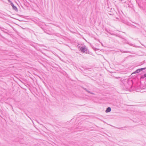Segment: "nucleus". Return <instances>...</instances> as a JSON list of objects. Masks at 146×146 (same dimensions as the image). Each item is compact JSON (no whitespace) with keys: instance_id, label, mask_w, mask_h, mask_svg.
Instances as JSON below:
<instances>
[{"instance_id":"1","label":"nucleus","mask_w":146,"mask_h":146,"mask_svg":"<svg viewBox=\"0 0 146 146\" xmlns=\"http://www.w3.org/2000/svg\"><path fill=\"white\" fill-rule=\"evenodd\" d=\"M81 51L84 53H87V49L86 48V46H84L81 47L80 46L79 48Z\"/></svg>"},{"instance_id":"2","label":"nucleus","mask_w":146,"mask_h":146,"mask_svg":"<svg viewBox=\"0 0 146 146\" xmlns=\"http://www.w3.org/2000/svg\"><path fill=\"white\" fill-rule=\"evenodd\" d=\"M146 69V68H143L139 69H138L133 72V74H136L139 72L141 71H142L143 70H145Z\"/></svg>"},{"instance_id":"3","label":"nucleus","mask_w":146,"mask_h":146,"mask_svg":"<svg viewBox=\"0 0 146 146\" xmlns=\"http://www.w3.org/2000/svg\"><path fill=\"white\" fill-rule=\"evenodd\" d=\"M11 4L13 7V9L16 11H17V8L16 7V6L14 5L13 4L12 2L11 3Z\"/></svg>"},{"instance_id":"4","label":"nucleus","mask_w":146,"mask_h":146,"mask_svg":"<svg viewBox=\"0 0 146 146\" xmlns=\"http://www.w3.org/2000/svg\"><path fill=\"white\" fill-rule=\"evenodd\" d=\"M111 111V108L110 107L108 108L106 110V113H108L110 112Z\"/></svg>"},{"instance_id":"5","label":"nucleus","mask_w":146,"mask_h":146,"mask_svg":"<svg viewBox=\"0 0 146 146\" xmlns=\"http://www.w3.org/2000/svg\"><path fill=\"white\" fill-rule=\"evenodd\" d=\"M127 84H126L125 85V86L126 87V88H127L128 89H129L130 88H131V86H129L127 85Z\"/></svg>"},{"instance_id":"6","label":"nucleus","mask_w":146,"mask_h":146,"mask_svg":"<svg viewBox=\"0 0 146 146\" xmlns=\"http://www.w3.org/2000/svg\"><path fill=\"white\" fill-rule=\"evenodd\" d=\"M145 78V77H144V75H143V76H141V78Z\"/></svg>"},{"instance_id":"7","label":"nucleus","mask_w":146,"mask_h":146,"mask_svg":"<svg viewBox=\"0 0 146 146\" xmlns=\"http://www.w3.org/2000/svg\"><path fill=\"white\" fill-rule=\"evenodd\" d=\"M85 90L88 93H90V94L91 93V92L87 90L86 89H85Z\"/></svg>"},{"instance_id":"8","label":"nucleus","mask_w":146,"mask_h":146,"mask_svg":"<svg viewBox=\"0 0 146 146\" xmlns=\"http://www.w3.org/2000/svg\"><path fill=\"white\" fill-rule=\"evenodd\" d=\"M144 77H146V73L144 75Z\"/></svg>"},{"instance_id":"9","label":"nucleus","mask_w":146,"mask_h":146,"mask_svg":"<svg viewBox=\"0 0 146 146\" xmlns=\"http://www.w3.org/2000/svg\"><path fill=\"white\" fill-rule=\"evenodd\" d=\"M90 94H94L92 92H91Z\"/></svg>"},{"instance_id":"10","label":"nucleus","mask_w":146,"mask_h":146,"mask_svg":"<svg viewBox=\"0 0 146 146\" xmlns=\"http://www.w3.org/2000/svg\"><path fill=\"white\" fill-rule=\"evenodd\" d=\"M8 1H10L9 0Z\"/></svg>"}]
</instances>
